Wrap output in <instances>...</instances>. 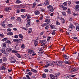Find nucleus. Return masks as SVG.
I'll return each mask as SVG.
<instances>
[{"label":"nucleus","instance_id":"nucleus-41","mask_svg":"<svg viewBox=\"0 0 79 79\" xmlns=\"http://www.w3.org/2000/svg\"><path fill=\"white\" fill-rule=\"evenodd\" d=\"M7 32L8 33L9 32H11V29L10 28H8L7 30Z\"/></svg>","mask_w":79,"mask_h":79},{"label":"nucleus","instance_id":"nucleus-12","mask_svg":"<svg viewBox=\"0 0 79 79\" xmlns=\"http://www.w3.org/2000/svg\"><path fill=\"white\" fill-rule=\"evenodd\" d=\"M11 10V8L10 7H7L5 8V11H10Z\"/></svg>","mask_w":79,"mask_h":79},{"label":"nucleus","instance_id":"nucleus-15","mask_svg":"<svg viewBox=\"0 0 79 79\" xmlns=\"http://www.w3.org/2000/svg\"><path fill=\"white\" fill-rule=\"evenodd\" d=\"M5 43L6 44H7L10 45V44H11V41L9 40H7L5 42Z\"/></svg>","mask_w":79,"mask_h":79},{"label":"nucleus","instance_id":"nucleus-27","mask_svg":"<svg viewBox=\"0 0 79 79\" xmlns=\"http://www.w3.org/2000/svg\"><path fill=\"white\" fill-rule=\"evenodd\" d=\"M32 32V28H30L28 31V34H30Z\"/></svg>","mask_w":79,"mask_h":79},{"label":"nucleus","instance_id":"nucleus-26","mask_svg":"<svg viewBox=\"0 0 79 79\" xmlns=\"http://www.w3.org/2000/svg\"><path fill=\"white\" fill-rule=\"evenodd\" d=\"M69 77L68 76V75H64V79H68L69 78Z\"/></svg>","mask_w":79,"mask_h":79},{"label":"nucleus","instance_id":"nucleus-22","mask_svg":"<svg viewBox=\"0 0 79 79\" xmlns=\"http://www.w3.org/2000/svg\"><path fill=\"white\" fill-rule=\"evenodd\" d=\"M19 38H20L21 39H23L24 38V36H23V35L21 34H19Z\"/></svg>","mask_w":79,"mask_h":79},{"label":"nucleus","instance_id":"nucleus-57","mask_svg":"<svg viewBox=\"0 0 79 79\" xmlns=\"http://www.w3.org/2000/svg\"><path fill=\"white\" fill-rule=\"evenodd\" d=\"M66 49V48H65V47H64L62 49V51H63V52H64V51H65V50Z\"/></svg>","mask_w":79,"mask_h":79},{"label":"nucleus","instance_id":"nucleus-32","mask_svg":"<svg viewBox=\"0 0 79 79\" xmlns=\"http://www.w3.org/2000/svg\"><path fill=\"white\" fill-rule=\"evenodd\" d=\"M36 5V2H34L33 4V6L32 7V8H35V7Z\"/></svg>","mask_w":79,"mask_h":79},{"label":"nucleus","instance_id":"nucleus-18","mask_svg":"<svg viewBox=\"0 0 79 79\" xmlns=\"http://www.w3.org/2000/svg\"><path fill=\"white\" fill-rule=\"evenodd\" d=\"M17 21H19V22H21V19L20 17H18L16 19Z\"/></svg>","mask_w":79,"mask_h":79},{"label":"nucleus","instance_id":"nucleus-35","mask_svg":"<svg viewBox=\"0 0 79 79\" xmlns=\"http://www.w3.org/2000/svg\"><path fill=\"white\" fill-rule=\"evenodd\" d=\"M70 9L69 8L68 9L67 12L68 14H69V15H70V14H71V11H70Z\"/></svg>","mask_w":79,"mask_h":79},{"label":"nucleus","instance_id":"nucleus-58","mask_svg":"<svg viewBox=\"0 0 79 79\" xmlns=\"http://www.w3.org/2000/svg\"><path fill=\"white\" fill-rule=\"evenodd\" d=\"M2 70H5V67L4 66H2Z\"/></svg>","mask_w":79,"mask_h":79},{"label":"nucleus","instance_id":"nucleus-62","mask_svg":"<svg viewBox=\"0 0 79 79\" xmlns=\"http://www.w3.org/2000/svg\"><path fill=\"white\" fill-rule=\"evenodd\" d=\"M1 25L2 26V27H5L6 25L5 23H3Z\"/></svg>","mask_w":79,"mask_h":79},{"label":"nucleus","instance_id":"nucleus-17","mask_svg":"<svg viewBox=\"0 0 79 79\" xmlns=\"http://www.w3.org/2000/svg\"><path fill=\"white\" fill-rule=\"evenodd\" d=\"M39 44V42L37 41L36 40H35L34 41V45H35V46H36V45Z\"/></svg>","mask_w":79,"mask_h":79},{"label":"nucleus","instance_id":"nucleus-1","mask_svg":"<svg viewBox=\"0 0 79 79\" xmlns=\"http://www.w3.org/2000/svg\"><path fill=\"white\" fill-rule=\"evenodd\" d=\"M47 64L45 65V68H47L48 66H53L54 64H56L58 66H63V64L59 61H53L52 62L49 60H48L46 62Z\"/></svg>","mask_w":79,"mask_h":79},{"label":"nucleus","instance_id":"nucleus-9","mask_svg":"<svg viewBox=\"0 0 79 79\" xmlns=\"http://www.w3.org/2000/svg\"><path fill=\"white\" fill-rule=\"evenodd\" d=\"M45 23H48V24H51V21L49 19H45Z\"/></svg>","mask_w":79,"mask_h":79},{"label":"nucleus","instance_id":"nucleus-43","mask_svg":"<svg viewBox=\"0 0 79 79\" xmlns=\"http://www.w3.org/2000/svg\"><path fill=\"white\" fill-rule=\"evenodd\" d=\"M31 71H32V72H34V73H37V70L34 69H31Z\"/></svg>","mask_w":79,"mask_h":79},{"label":"nucleus","instance_id":"nucleus-39","mask_svg":"<svg viewBox=\"0 0 79 79\" xmlns=\"http://www.w3.org/2000/svg\"><path fill=\"white\" fill-rule=\"evenodd\" d=\"M7 26L8 27H13V25L12 24H9Z\"/></svg>","mask_w":79,"mask_h":79},{"label":"nucleus","instance_id":"nucleus-13","mask_svg":"<svg viewBox=\"0 0 79 79\" xmlns=\"http://www.w3.org/2000/svg\"><path fill=\"white\" fill-rule=\"evenodd\" d=\"M34 13L35 15H40V13L39 10H36L34 12Z\"/></svg>","mask_w":79,"mask_h":79},{"label":"nucleus","instance_id":"nucleus-61","mask_svg":"<svg viewBox=\"0 0 79 79\" xmlns=\"http://www.w3.org/2000/svg\"><path fill=\"white\" fill-rule=\"evenodd\" d=\"M68 5H70L71 3V1H68Z\"/></svg>","mask_w":79,"mask_h":79},{"label":"nucleus","instance_id":"nucleus-20","mask_svg":"<svg viewBox=\"0 0 79 79\" xmlns=\"http://www.w3.org/2000/svg\"><path fill=\"white\" fill-rule=\"evenodd\" d=\"M12 53L17 54V53H18V51L15 50H13L12 51Z\"/></svg>","mask_w":79,"mask_h":79},{"label":"nucleus","instance_id":"nucleus-34","mask_svg":"<svg viewBox=\"0 0 79 79\" xmlns=\"http://www.w3.org/2000/svg\"><path fill=\"white\" fill-rule=\"evenodd\" d=\"M49 10L50 11H51V12H53V11H54V8L52 7V8Z\"/></svg>","mask_w":79,"mask_h":79},{"label":"nucleus","instance_id":"nucleus-47","mask_svg":"<svg viewBox=\"0 0 79 79\" xmlns=\"http://www.w3.org/2000/svg\"><path fill=\"white\" fill-rule=\"evenodd\" d=\"M37 50L38 51H42V50H43V49L42 48H39L37 49Z\"/></svg>","mask_w":79,"mask_h":79},{"label":"nucleus","instance_id":"nucleus-44","mask_svg":"<svg viewBox=\"0 0 79 79\" xmlns=\"http://www.w3.org/2000/svg\"><path fill=\"white\" fill-rule=\"evenodd\" d=\"M50 27L52 29H53L55 27V26L53 25H50Z\"/></svg>","mask_w":79,"mask_h":79},{"label":"nucleus","instance_id":"nucleus-64","mask_svg":"<svg viewBox=\"0 0 79 79\" xmlns=\"http://www.w3.org/2000/svg\"><path fill=\"white\" fill-rule=\"evenodd\" d=\"M52 35H55V31H53L52 33Z\"/></svg>","mask_w":79,"mask_h":79},{"label":"nucleus","instance_id":"nucleus-11","mask_svg":"<svg viewBox=\"0 0 79 79\" xmlns=\"http://www.w3.org/2000/svg\"><path fill=\"white\" fill-rule=\"evenodd\" d=\"M40 43H41V44L43 45H45V40H41L40 41Z\"/></svg>","mask_w":79,"mask_h":79},{"label":"nucleus","instance_id":"nucleus-46","mask_svg":"<svg viewBox=\"0 0 79 79\" xmlns=\"http://www.w3.org/2000/svg\"><path fill=\"white\" fill-rule=\"evenodd\" d=\"M3 61H7V59H6V58L3 57Z\"/></svg>","mask_w":79,"mask_h":79},{"label":"nucleus","instance_id":"nucleus-25","mask_svg":"<svg viewBox=\"0 0 79 79\" xmlns=\"http://www.w3.org/2000/svg\"><path fill=\"white\" fill-rule=\"evenodd\" d=\"M30 26V22H29L27 23L26 25V27H28Z\"/></svg>","mask_w":79,"mask_h":79},{"label":"nucleus","instance_id":"nucleus-49","mask_svg":"<svg viewBox=\"0 0 79 79\" xmlns=\"http://www.w3.org/2000/svg\"><path fill=\"white\" fill-rule=\"evenodd\" d=\"M56 24L57 25H60V23H59V22H58V21H57L56 22Z\"/></svg>","mask_w":79,"mask_h":79},{"label":"nucleus","instance_id":"nucleus-6","mask_svg":"<svg viewBox=\"0 0 79 79\" xmlns=\"http://www.w3.org/2000/svg\"><path fill=\"white\" fill-rule=\"evenodd\" d=\"M68 68H69V69H70H70H71V70H71L72 71H73L74 72V71H77V70H76V68H73L72 67L70 66H69L68 67Z\"/></svg>","mask_w":79,"mask_h":79},{"label":"nucleus","instance_id":"nucleus-2","mask_svg":"<svg viewBox=\"0 0 79 79\" xmlns=\"http://www.w3.org/2000/svg\"><path fill=\"white\" fill-rule=\"evenodd\" d=\"M63 57H64V60L65 61L64 62V63L68 64L70 63L69 62V56L65 54L63 55Z\"/></svg>","mask_w":79,"mask_h":79},{"label":"nucleus","instance_id":"nucleus-30","mask_svg":"<svg viewBox=\"0 0 79 79\" xmlns=\"http://www.w3.org/2000/svg\"><path fill=\"white\" fill-rule=\"evenodd\" d=\"M47 24H48V23H44L41 24V26L42 27H45L47 26Z\"/></svg>","mask_w":79,"mask_h":79},{"label":"nucleus","instance_id":"nucleus-16","mask_svg":"<svg viewBox=\"0 0 79 79\" xmlns=\"http://www.w3.org/2000/svg\"><path fill=\"white\" fill-rule=\"evenodd\" d=\"M28 53H30L31 54H32L34 52V51L33 50H31V49H30L28 51Z\"/></svg>","mask_w":79,"mask_h":79},{"label":"nucleus","instance_id":"nucleus-56","mask_svg":"<svg viewBox=\"0 0 79 79\" xmlns=\"http://www.w3.org/2000/svg\"><path fill=\"white\" fill-rule=\"evenodd\" d=\"M10 19L12 21H13L15 19V17H12L10 18Z\"/></svg>","mask_w":79,"mask_h":79},{"label":"nucleus","instance_id":"nucleus-45","mask_svg":"<svg viewBox=\"0 0 79 79\" xmlns=\"http://www.w3.org/2000/svg\"><path fill=\"white\" fill-rule=\"evenodd\" d=\"M63 4V5H64V6H67V4H68V3H67L66 2H64Z\"/></svg>","mask_w":79,"mask_h":79},{"label":"nucleus","instance_id":"nucleus-51","mask_svg":"<svg viewBox=\"0 0 79 79\" xmlns=\"http://www.w3.org/2000/svg\"><path fill=\"white\" fill-rule=\"evenodd\" d=\"M73 16H77V15H78V14H77V13H75L73 14Z\"/></svg>","mask_w":79,"mask_h":79},{"label":"nucleus","instance_id":"nucleus-24","mask_svg":"<svg viewBox=\"0 0 79 79\" xmlns=\"http://www.w3.org/2000/svg\"><path fill=\"white\" fill-rule=\"evenodd\" d=\"M8 35H13V33L12 32H8L7 34Z\"/></svg>","mask_w":79,"mask_h":79},{"label":"nucleus","instance_id":"nucleus-55","mask_svg":"<svg viewBox=\"0 0 79 79\" xmlns=\"http://www.w3.org/2000/svg\"><path fill=\"white\" fill-rule=\"evenodd\" d=\"M31 18V16H30V15H28L27 16V19H30Z\"/></svg>","mask_w":79,"mask_h":79},{"label":"nucleus","instance_id":"nucleus-33","mask_svg":"<svg viewBox=\"0 0 79 79\" xmlns=\"http://www.w3.org/2000/svg\"><path fill=\"white\" fill-rule=\"evenodd\" d=\"M21 40H22V39H17V43H19L21 42Z\"/></svg>","mask_w":79,"mask_h":79},{"label":"nucleus","instance_id":"nucleus-36","mask_svg":"<svg viewBox=\"0 0 79 79\" xmlns=\"http://www.w3.org/2000/svg\"><path fill=\"white\" fill-rule=\"evenodd\" d=\"M20 11L22 13L26 12V10H25V9H22Z\"/></svg>","mask_w":79,"mask_h":79},{"label":"nucleus","instance_id":"nucleus-4","mask_svg":"<svg viewBox=\"0 0 79 79\" xmlns=\"http://www.w3.org/2000/svg\"><path fill=\"white\" fill-rule=\"evenodd\" d=\"M69 32L71 33V29L74 28V25L73 24L70 25L69 26Z\"/></svg>","mask_w":79,"mask_h":79},{"label":"nucleus","instance_id":"nucleus-5","mask_svg":"<svg viewBox=\"0 0 79 79\" xmlns=\"http://www.w3.org/2000/svg\"><path fill=\"white\" fill-rule=\"evenodd\" d=\"M0 51L2 53H4L5 55H6V56H8V54L6 53V52H5V49L3 48L1 49L0 50Z\"/></svg>","mask_w":79,"mask_h":79},{"label":"nucleus","instance_id":"nucleus-19","mask_svg":"<svg viewBox=\"0 0 79 79\" xmlns=\"http://www.w3.org/2000/svg\"><path fill=\"white\" fill-rule=\"evenodd\" d=\"M60 20H62V22L63 23V24H64V23H65V20L64 19V18H60Z\"/></svg>","mask_w":79,"mask_h":79},{"label":"nucleus","instance_id":"nucleus-50","mask_svg":"<svg viewBox=\"0 0 79 79\" xmlns=\"http://www.w3.org/2000/svg\"><path fill=\"white\" fill-rule=\"evenodd\" d=\"M29 55L28 54H25L24 55V56L26 57V58H29Z\"/></svg>","mask_w":79,"mask_h":79},{"label":"nucleus","instance_id":"nucleus-63","mask_svg":"<svg viewBox=\"0 0 79 79\" xmlns=\"http://www.w3.org/2000/svg\"><path fill=\"white\" fill-rule=\"evenodd\" d=\"M14 38H18V35H16L14 36Z\"/></svg>","mask_w":79,"mask_h":79},{"label":"nucleus","instance_id":"nucleus-54","mask_svg":"<svg viewBox=\"0 0 79 79\" xmlns=\"http://www.w3.org/2000/svg\"><path fill=\"white\" fill-rule=\"evenodd\" d=\"M21 17L22 18H26V16H24V15H22L21 16Z\"/></svg>","mask_w":79,"mask_h":79},{"label":"nucleus","instance_id":"nucleus-14","mask_svg":"<svg viewBox=\"0 0 79 79\" xmlns=\"http://www.w3.org/2000/svg\"><path fill=\"white\" fill-rule=\"evenodd\" d=\"M60 7L63 8V10H67V8L66 7H64L62 5H60Z\"/></svg>","mask_w":79,"mask_h":79},{"label":"nucleus","instance_id":"nucleus-59","mask_svg":"<svg viewBox=\"0 0 79 79\" xmlns=\"http://www.w3.org/2000/svg\"><path fill=\"white\" fill-rule=\"evenodd\" d=\"M16 11L17 13H20V10L19 9L16 10Z\"/></svg>","mask_w":79,"mask_h":79},{"label":"nucleus","instance_id":"nucleus-28","mask_svg":"<svg viewBox=\"0 0 79 79\" xmlns=\"http://www.w3.org/2000/svg\"><path fill=\"white\" fill-rule=\"evenodd\" d=\"M62 13V15H63V16H66V12H61Z\"/></svg>","mask_w":79,"mask_h":79},{"label":"nucleus","instance_id":"nucleus-52","mask_svg":"<svg viewBox=\"0 0 79 79\" xmlns=\"http://www.w3.org/2000/svg\"><path fill=\"white\" fill-rule=\"evenodd\" d=\"M76 28L77 31H79V27L78 26H77V27H76Z\"/></svg>","mask_w":79,"mask_h":79},{"label":"nucleus","instance_id":"nucleus-48","mask_svg":"<svg viewBox=\"0 0 79 79\" xmlns=\"http://www.w3.org/2000/svg\"><path fill=\"white\" fill-rule=\"evenodd\" d=\"M21 47L22 48H25V46L24 45V44H23L22 45Z\"/></svg>","mask_w":79,"mask_h":79},{"label":"nucleus","instance_id":"nucleus-3","mask_svg":"<svg viewBox=\"0 0 79 79\" xmlns=\"http://www.w3.org/2000/svg\"><path fill=\"white\" fill-rule=\"evenodd\" d=\"M60 73H55V76H53L52 74L50 75V77L51 79H55V77H57L58 76H60Z\"/></svg>","mask_w":79,"mask_h":79},{"label":"nucleus","instance_id":"nucleus-7","mask_svg":"<svg viewBox=\"0 0 79 79\" xmlns=\"http://www.w3.org/2000/svg\"><path fill=\"white\" fill-rule=\"evenodd\" d=\"M75 9L77 11H79V5H77L75 7Z\"/></svg>","mask_w":79,"mask_h":79},{"label":"nucleus","instance_id":"nucleus-40","mask_svg":"<svg viewBox=\"0 0 79 79\" xmlns=\"http://www.w3.org/2000/svg\"><path fill=\"white\" fill-rule=\"evenodd\" d=\"M49 28V26L48 25V24H47V26H46L45 27V28L46 29H48Z\"/></svg>","mask_w":79,"mask_h":79},{"label":"nucleus","instance_id":"nucleus-60","mask_svg":"<svg viewBox=\"0 0 79 79\" xmlns=\"http://www.w3.org/2000/svg\"><path fill=\"white\" fill-rule=\"evenodd\" d=\"M44 71L46 73H47L48 72V70L47 69H46L44 70Z\"/></svg>","mask_w":79,"mask_h":79},{"label":"nucleus","instance_id":"nucleus-8","mask_svg":"<svg viewBox=\"0 0 79 79\" xmlns=\"http://www.w3.org/2000/svg\"><path fill=\"white\" fill-rule=\"evenodd\" d=\"M50 4V2L48 0H46L45 2L44 3V5H48Z\"/></svg>","mask_w":79,"mask_h":79},{"label":"nucleus","instance_id":"nucleus-42","mask_svg":"<svg viewBox=\"0 0 79 79\" xmlns=\"http://www.w3.org/2000/svg\"><path fill=\"white\" fill-rule=\"evenodd\" d=\"M6 40H7V38H5L2 40V41L3 42H5V41H6Z\"/></svg>","mask_w":79,"mask_h":79},{"label":"nucleus","instance_id":"nucleus-10","mask_svg":"<svg viewBox=\"0 0 79 79\" xmlns=\"http://www.w3.org/2000/svg\"><path fill=\"white\" fill-rule=\"evenodd\" d=\"M12 49H13L11 48H8L6 49V51L7 52L10 53V52L11 50H12Z\"/></svg>","mask_w":79,"mask_h":79},{"label":"nucleus","instance_id":"nucleus-37","mask_svg":"<svg viewBox=\"0 0 79 79\" xmlns=\"http://www.w3.org/2000/svg\"><path fill=\"white\" fill-rule=\"evenodd\" d=\"M2 46L3 47H6V44L5 43L2 44Z\"/></svg>","mask_w":79,"mask_h":79},{"label":"nucleus","instance_id":"nucleus-31","mask_svg":"<svg viewBox=\"0 0 79 79\" xmlns=\"http://www.w3.org/2000/svg\"><path fill=\"white\" fill-rule=\"evenodd\" d=\"M15 55H16V56H17V57H18V58H21V55H20L19 54H18V53L16 54Z\"/></svg>","mask_w":79,"mask_h":79},{"label":"nucleus","instance_id":"nucleus-53","mask_svg":"<svg viewBox=\"0 0 79 79\" xmlns=\"http://www.w3.org/2000/svg\"><path fill=\"white\" fill-rule=\"evenodd\" d=\"M22 28L24 29V30H25L26 31H27V28H26V27H22Z\"/></svg>","mask_w":79,"mask_h":79},{"label":"nucleus","instance_id":"nucleus-23","mask_svg":"<svg viewBox=\"0 0 79 79\" xmlns=\"http://www.w3.org/2000/svg\"><path fill=\"white\" fill-rule=\"evenodd\" d=\"M53 7V6L52 5H49L47 6V8H48V10H49L51 9V8H52V7Z\"/></svg>","mask_w":79,"mask_h":79},{"label":"nucleus","instance_id":"nucleus-21","mask_svg":"<svg viewBox=\"0 0 79 79\" xmlns=\"http://www.w3.org/2000/svg\"><path fill=\"white\" fill-rule=\"evenodd\" d=\"M15 3H16L19 4V3H21V1L20 0H16Z\"/></svg>","mask_w":79,"mask_h":79},{"label":"nucleus","instance_id":"nucleus-38","mask_svg":"<svg viewBox=\"0 0 79 79\" xmlns=\"http://www.w3.org/2000/svg\"><path fill=\"white\" fill-rule=\"evenodd\" d=\"M46 76H46V74H43L42 76V77H43V78H46Z\"/></svg>","mask_w":79,"mask_h":79},{"label":"nucleus","instance_id":"nucleus-29","mask_svg":"<svg viewBox=\"0 0 79 79\" xmlns=\"http://www.w3.org/2000/svg\"><path fill=\"white\" fill-rule=\"evenodd\" d=\"M16 60H11L10 61V62L11 63H15L16 62Z\"/></svg>","mask_w":79,"mask_h":79}]
</instances>
